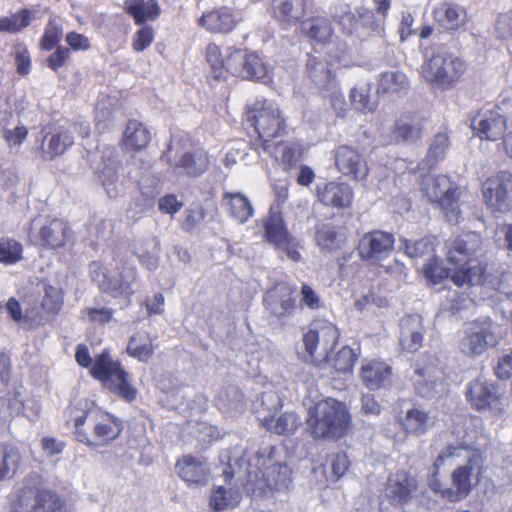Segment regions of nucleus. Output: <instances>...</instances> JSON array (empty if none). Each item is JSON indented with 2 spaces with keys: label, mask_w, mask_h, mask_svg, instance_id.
<instances>
[{
  "label": "nucleus",
  "mask_w": 512,
  "mask_h": 512,
  "mask_svg": "<svg viewBox=\"0 0 512 512\" xmlns=\"http://www.w3.org/2000/svg\"><path fill=\"white\" fill-rule=\"evenodd\" d=\"M245 117L246 121L255 128L259 138L262 139L260 144L262 150L272 154L269 140L280 136L286 127L285 119L278 104L263 98H257L247 105Z\"/></svg>",
  "instance_id": "nucleus-4"
},
{
  "label": "nucleus",
  "mask_w": 512,
  "mask_h": 512,
  "mask_svg": "<svg viewBox=\"0 0 512 512\" xmlns=\"http://www.w3.org/2000/svg\"><path fill=\"white\" fill-rule=\"evenodd\" d=\"M89 271L93 282L102 292L115 298L124 297L126 299L133 294L132 284L138 275L135 267H123L122 271L112 275L100 262L94 261L90 263Z\"/></svg>",
  "instance_id": "nucleus-9"
},
{
  "label": "nucleus",
  "mask_w": 512,
  "mask_h": 512,
  "mask_svg": "<svg viewBox=\"0 0 512 512\" xmlns=\"http://www.w3.org/2000/svg\"><path fill=\"white\" fill-rule=\"evenodd\" d=\"M393 245L394 237L392 234L375 230L366 233L359 240L357 251L363 261L377 263L390 254Z\"/></svg>",
  "instance_id": "nucleus-18"
},
{
  "label": "nucleus",
  "mask_w": 512,
  "mask_h": 512,
  "mask_svg": "<svg viewBox=\"0 0 512 512\" xmlns=\"http://www.w3.org/2000/svg\"><path fill=\"white\" fill-rule=\"evenodd\" d=\"M408 80L401 71H387L381 74L378 92L384 94H399L408 89Z\"/></svg>",
  "instance_id": "nucleus-45"
},
{
  "label": "nucleus",
  "mask_w": 512,
  "mask_h": 512,
  "mask_svg": "<svg viewBox=\"0 0 512 512\" xmlns=\"http://www.w3.org/2000/svg\"><path fill=\"white\" fill-rule=\"evenodd\" d=\"M295 292L294 286L286 282H280L269 289L263 303L270 317L280 324H286L298 308Z\"/></svg>",
  "instance_id": "nucleus-11"
},
{
  "label": "nucleus",
  "mask_w": 512,
  "mask_h": 512,
  "mask_svg": "<svg viewBox=\"0 0 512 512\" xmlns=\"http://www.w3.org/2000/svg\"><path fill=\"white\" fill-rule=\"evenodd\" d=\"M399 423L406 433L420 436L434 426V419L426 411L413 407L406 411Z\"/></svg>",
  "instance_id": "nucleus-33"
},
{
  "label": "nucleus",
  "mask_w": 512,
  "mask_h": 512,
  "mask_svg": "<svg viewBox=\"0 0 512 512\" xmlns=\"http://www.w3.org/2000/svg\"><path fill=\"white\" fill-rule=\"evenodd\" d=\"M149 130L140 122L131 120L124 131L123 143L127 149L141 150L150 142Z\"/></svg>",
  "instance_id": "nucleus-40"
},
{
  "label": "nucleus",
  "mask_w": 512,
  "mask_h": 512,
  "mask_svg": "<svg viewBox=\"0 0 512 512\" xmlns=\"http://www.w3.org/2000/svg\"><path fill=\"white\" fill-rule=\"evenodd\" d=\"M467 70V64L458 56L440 51L422 65V76L435 90L453 89Z\"/></svg>",
  "instance_id": "nucleus-5"
},
{
  "label": "nucleus",
  "mask_w": 512,
  "mask_h": 512,
  "mask_svg": "<svg viewBox=\"0 0 512 512\" xmlns=\"http://www.w3.org/2000/svg\"><path fill=\"white\" fill-rule=\"evenodd\" d=\"M215 402L217 407L225 413L241 412L245 407L243 393L234 385L222 389Z\"/></svg>",
  "instance_id": "nucleus-41"
},
{
  "label": "nucleus",
  "mask_w": 512,
  "mask_h": 512,
  "mask_svg": "<svg viewBox=\"0 0 512 512\" xmlns=\"http://www.w3.org/2000/svg\"><path fill=\"white\" fill-rule=\"evenodd\" d=\"M350 100L352 106L360 112H372L376 109V102L371 98V87L368 83H359L353 87Z\"/></svg>",
  "instance_id": "nucleus-50"
},
{
  "label": "nucleus",
  "mask_w": 512,
  "mask_h": 512,
  "mask_svg": "<svg viewBox=\"0 0 512 512\" xmlns=\"http://www.w3.org/2000/svg\"><path fill=\"white\" fill-rule=\"evenodd\" d=\"M227 72L243 79H269V68L260 56L240 49H235L228 55Z\"/></svg>",
  "instance_id": "nucleus-13"
},
{
  "label": "nucleus",
  "mask_w": 512,
  "mask_h": 512,
  "mask_svg": "<svg viewBox=\"0 0 512 512\" xmlns=\"http://www.w3.org/2000/svg\"><path fill=\"white\" fill-rule=\"evenodd\" d=\"M275 18L285 27L296 24L305 14L306 0H275Z\"/></svg>",
  "instance_id": "nucleus-30"
},
{
  "label": "nucleus",
  "mask_w": 512,
  "mask_h": 512,
  "mask_svg": "<svg viewBox=\"0 0 512 512\" xmlns=\"http://www.w3.org/2000/svg\"><path fill=\"white\" fill-rule=\"evenodd\" d=\"M63 305V292L61 288L45 285L42 307L48 313H58Z\"/></svg>",
  "instance_id": "nucleus-56"
},
{
  "label": "nucleus",
  "mask_w": 512,
  "mask_h": 512,
  "mask_svg": "<svg viewBox=\"0 0 512 512\" xmlns=\"http://www.w3.org/2000/svg\"><path fill=\"white\" fill-rule=\"evenodd\" d=\"M267 428L278 434L288 435L294 433L301 425V420L294 412H285L276 419H270L265 424Z\"/></svg>",
  "instance_id": "nucleus-49"
},
{
  "label": "nucleus",
  "mask_w": 512,
  "mask_h": 512,
  "mask_svg": "<svg viewBox=\"0 0 512 512\" xmlns=\"http://www.w3.org/2000/svg\"><path fill=\"white\" fill-rule=\"evenodd\" d=\"M426 119L419 114L400 116L394 125L393 135L397 142L415 143L423 134Z\"/></svg>",
  "instance_id": "nucleus-24"
},
{
  "label": "nucleus",
  "mask_w": 512,
  "mask_h": 512,
  "mask_svg": "<svg viewBox=\"0 0 512 512\" xmlns=\"http://www.w3.org/2000/svg\"><path fill=\"white\" fill-rule=\"evenodd\" d=\"M481 246L482 239L479 234L469 232L461 235L448 245V260L455 265L463 266L479 252Z\"/></svg>",
  "instance_id": "nucleus-22"
},
{
  "label": "nucleus",
  "mask_w": 512,
  "mask_h": 512,
  "mask_svg": "<svg viewBox=\"0 0 512 512\" xmlns=\"http://www.w3.org/2000/svg\"><path fill=\"white\" fill-rule=\"evenodd\" d=\"M334 159L337 170L353 180H364L369 173L366 159L351 146H338L334 150Z\"/></svg>",
  "instance_id": "nucleus-19"
},
{
  "label": "nucleus",
  "mask_w": 512,
  "mask_h": 512,
  "mask_svg": "<svg viewBox=\"0 0 512 512\" xmlns=\"http://www.w3.org/2000/svg\"><path fill=\"white\" fill-rule=\"evenodd\" d=\"M40 489L25 487L18 495L17 501L13 504L12 512H34Z\"/></svg>",
  "instance_id": "nucleus-54"
},
{
  "label": "nucleus",
  "mask_w": 512,
  "mask_h": 512,
  "mask_svg": "<svg viewBox=\"0 0 512 512\" xmlns=\"http://www.w3.org/2000/svg\"><path fill=\"white\" fill-rule=\"evenodd\" d=\"M466 400L478 412L495 411L501 413L500 395L494 383L478 378L467 385Z\"/></svg>",
  "instance_id": "nucleus-16"
},
{
  "label": "nucleus",
  "mask_w": 512,
  "mask_h": 512,
  "mask_svg": "<svg viewBox=\"0 0 512 512\" xmlns=\"http://www.w3.org/2000/svg\"><path fill=\"white\" fill-rule=\"evenodd\" d=\"M28 135L27 128L22 124L13 127H3V138L9 148H18L24 142Z\"/></svg>",
  "instance_id": "nucleus-60"
},
{
  "label": "nucleus",
  "mask_w": 512,
  "mask_h": 512,
  "mask_svg": "<svg viewBox=\"0 0 512 512\" xmlns=\"http://www.w3.org/2000/svg\"><path fill=\"white\" fill-rule=\"evenodd\" d=\"M23 259V245L9 237L0 238V263L14 265Z\"/></svg>",
  "instance_id": "nucleus-51"
},
{
  "label": "nucleus",
  "mask_w": 512,
  "mask_h": 512,
  "mask_svg": "<svg viewBox=\"0 0 512 512\" xmlns=\"http://www.w3.org/2000/svg\"><path fill=\"white\" fill-rule=\"evenodd\" d=\"M68 413V422L74 424L76 439L90 447L106 446L120 434L119 425L98 409L84 411L72 407Z\"/></svg>",
  "instance_id": "nucleus-2"
},
{
  "label": "nucleus",
  "mask_w": 512,
  "mask_h": 512,
  "mask_svg": "<svg viewBox=\"0 0 512 512\" xmlns=\"http://www.w3.org/2000/svg\"><path fill=\"white\" fill-rule=\"evenodd\" d=\"M433 15L437 25L446 31L458 29L466 21L465 10L450 2L439 4L434 9Z\"/></svg>",
  "instance_id": "nucleus-28"
},
{
  "label": "nucleus",
  "mask_w": 512,
  "mask_h": 512,
  "mask_svg": "<svg viewBox=\"0 0 512 512\" xmlns=\"http://www.w3.org/2000/svg\"><path fill=\"white\" fill-rule=\"evenodd\" d=\"M162 158L179 175L198 177L209 167V157L204 150L183 151L180 140L176 137H172Z\"/></svg>",
  "instance_id": "nucleus-8"
},
{
  "label": "nucleus",
  "mask_w": 512,
  "mask_h": 512,
  "mask_svg": "<svg viewBox=\"0 0 512 512\" xmlns=\"http://www.w3.org/2000/svg\"><path fill=\"white\" fill-rule=\"evenodd\" d=\"M471 128L481 139L496 141L504 135L506 118L499 109L480 110L471 120Z\"/></svg>",
  "instance_id": "nucleus-20"
},
{
  "label": "nucleus",
  "mask_w": 512,
  "mask_h": 512,
  "mask_svg": "<svg viewBox=\"0 0 512 512\" xmlns=\"http://www.w3.org/2000/svg\"><path fill=\"white\" fill-rule=\"evenodd\" d=\"M116 120V111L103 103L96 106L95 121L96 127L100 132H104Z\"/></svg>",
  "instance_id": "nucleus-63"
},
{
  "label": "nucleus",
  "mask_w": 512,
  "mask_h": 512,
  "mask_svg": "<svg viewBox=\"0 0 512 512\" xmlns=\"http://www.w3.org/2000/svg\"><path fill=\"white\" fill-rule=\"evenodd\" d=\"M98 178L110 198L119 196L122 192V185L118 179V167L116 162L110 161L98 168Z\"/></svg>",
  "instance_id": "nucleus-46"
},
{
  "label": "nucleus",
  "mask_w": 512,
  "mask_h": 512,
  "mask_svg": "<svg viewBox=\"0 0 512 512\" xmlns=\"http://www.w3.org/2000/svg\"><path fill=\"white\" fill-rule=\"evenodd\" d=\"M315 241L322 251L330 252L340 248L344 240L335 226L321 224L316 229Z\"/></svg>",
  "instance_id": "nucleus-47"
},
{
  "label": "nucleus",
  "mask_w": 512,
  "mask_h": 512,
  "mask_svg": "<svg viewBox=\"0 0 512 512\" xmlns=\"http://www.w3.org/2000/svg\"><path fill=\"white\" fill-rule=\"evenodd\" d=\"M154 39V31L150 26H143L135 32L132 38V49L135 52L146 50Z\"/></svg>",
  "instance_id": "nucleus-64"
},
{
  "label": "nucleus",
  "mask_w": 512,
  "mask_h": 512,
  "mask_svg": "<svg viewBox=\"0 0 512 512\" xmlns=\"http://www.w3.org/2000/svg\"><path fill=\"white\" fill-rule=\"evenodd\" d=\"M71 237L68 224L58 218H36L32 222L30 238L48 249L64 247Z\"/></svg>",
  "instance_id": "nucleus-12"
},
{
  "label": "nucleus",
  "mask_w": 512,
  "mask_h": 512,
  "mask_svg": "<svg viewBox=\"0 0 512 512\" xmlns=\"http://www.w3.org/2000/svg\"><path fill=\"white\" fill-rule=\"evenodd\" d=\"M306 421L314 439H338L346 433L350 415L343 403L327 398L309 408Z\"/></svg>",
  "instance_id": "nucleus-3"
},
{
  "label": "nucleus",
  "mask_w": 512,
  "mask_h": 512,
  "mask_svg": "<svg viewBox=\"0 0 512 512\" xmlns=\"http://www.w3.org/2000/svg\"><path fill=\"white\" fill-rule=\"evenodd\" d=\"M37 502L34 512H61V500L50 491L40 490Z\"/></svg>",
  "instance_id": "nucleus-59"
},
{
  "label": "nucleus",
  "mask_w": 512,
  "mask_h": 512,
  "mask_svg": "<svg viewBox=\"0 0 512 512\" xmlns=\"http://www.w3.org/2000/svg\"><path fill=\"white\" fill-rule=\"evenodd\" d=\"M435 238L425 237L420 240H404L405 253L411 258L429 255L434 251Z\"/></svg>",
  "instance_id": "nucleus-55"
},
{
  "label": "nucleus",
  "mask_w": 512,
  "mask_h": 512,
  "mask_svg": "<svg viewBox=\"0 0 512 512\" xmlns=\"http://www.w3.org/2000/svg\"><path fill=\"white\" fill-rule=\"evenodd\" d=\"M497 343L492 324L487 321H476L469 325L465 336L459 341V349L466 356H479L488 347Z\"/></svg>",
  "instance_id": "nucleus-15"
},
{
  "label": "nucleus",
  "mask_w": 512,
  "mask_h": 512,
  "mask_svg": "<svg viewBox=\"0 0 512 512\" xmlns=\"http://www.w3.org/2000/svg\"><path fill=\"white\" fill-rule=\"evenodd\" d=\"M91 375L125 401L131 402L136 398L137 390L130 384L129 374L122 369L118 361L112 360L106 350L96 357Z\"/></svg>",
  "instance_id": "nucleus-6"
},
{
  "label": "nucleus",
  "mask_w": 512,
  "mask_h": 512,
  "mask_svg": "<svg viewBox=\"0 0 512 512\" xmlns=\"http://www.w3.org/2000/svg\"><path fill=\"white\" fill-rule=\"evenodd\" d=\"M241 500V493L236 488L218 486L210 497V507L215 512H221L236 507Z\"/></svg>",
  "instance_id": "nucleus-42"
},
{
  "label": "nucleus",
  "mask_w": 512,
  "mask_h": 512,
  "mask_svg": "<svg viewBox=\"0 0 512 512\" xmlns=\"http://www.w3.org/2000/svg\"><path fill=\"white\" fill-rule=\"evenodd\" d=\"M482 467V457L463 444L447 445L429 470L428 486L442 499L456 503L471 492Z\"/></svg>",
  "instance_id": "nucleus-1"
},
{
  "label": "nucleus",
  "mask_w": 512,
  "mask_h": 512,
  "mask_svg": "<svg viewBox=\"0 0 512 512\" xmlns=\"http://www.w3.org/2000/svg\"><path fill=\"white\" fill-rule=\"evenodd\" d=\"M21 455L12 444H0V481L13 478L20 467Z\"/></svg>",
  "instance_id": "nucleus-38"
},
{
  "label": "nucleus",
  "mask_w": 512,
  "mask_h": 512,
  "mask_svg": "<svg viewBox=\"0 0 512 512\" xmlns=\"http://www.w3.org/2000/svg\"><path fill=\"white\" fill-rule=\"evenodd\" d=\"M421 189L430 202L438 204L445 211L448 221L459 222L458 187L447 175H425Z\"/></svg>",
  "instance_id": "nucleus-7"
},
{
  "label": "nucleus",
  "mask_w": 512,
  "mask_h": 512,
  "mask_svg": "<svg viewBox=\"0 0 512 512\" xmlns=\"http://www.w3.org/2000/svg\"><path fill=\"white\" fill-rule=\"evenodd\" d=\"M235 24V17L227 7L205 13L200 18V25L213 32H229Z\"/></svg>",
  "instance_id": "nucleus-35"
},
{
  "label": "nucleus",
  "mask_w": 512,
  "mask_h": 512,
  "mask_svg": "<svg viewBox=\"0 0 512 512\" xmlns=\"http://www.w3.org/2000/svg\"><path fill=\"white\" fill-rule=\"evenodd\" d=\"M123 8L138 25L154 21L161 11L156 0H125Z\"/></svg>",
  "instance_id": "nucleus-34"
},
{
  "label": "nucleus",
  "mask_w": 512,
  "mask_h": 512,
  "mask_svg": "<svg viewBox=\"0 0 512 512\" xmlns=\"http://www.w3.org/2000/svg\"><path fill=\"white\" fill-rule=\"evenodd\" d=\"M222 201L230 217L239 224H244L253 216L250 200L241 193H224Z\"/></svg>",
  "instance_id": "nucleus-32"
},
{
  "label": "nucleus",
  "mask_w": 512,
  "mask_h": 512,
  "mask_svg": "<svg viewBox=\"0 0 512 512\" xmlns=\"http://www.w3.org/2000/svg\"><path fill=\"white\" fill-rule=\"evenodd\" d=\"M132 253L139 263L149 271H154L159 266L161 245L157 237L136 240L132 245Z\"/></svg>",
  "instance_id": "nucleus-26"
},
{
  "label": "nucleus",
  "mask_w": 512,
  "mask_h": 512,
  "mask_svg": "<svg viewBox=\"0 0 512 512\" xmlns=\"http://www.w3.org/2000/svg\"><path fill=\"white\" fill-rule=\"evenodd\" d=\"M180 477L188 483L201 484L207 480V463L201 457L184 456L177 462Z\"/></svg>",
  "instance_id": "nucleus-31"
},
{
  "label": "nucleus",
  "mask_w": 512,
  "mask_h": 512,
  "mask_svg": "<svg viewBox=\"0 0 512 512\" xmlns=\"http://www.w3.org/2000/svg\"><path fill=\"white\" fill-rule=\"evenodd\" d=\"M301 29L311 40L320 44H328L333 36L332 24L324 17H314L304 21Z\"/></svg>",
  "instance_id": "nucleus-37"
},
{
  "label": "nucleus",
  "mask_w": 512,
  "mask_h": 512,
  "mask_svg": "<svg viewBox=\"0 0 512 512\" xmlns=\"http://www.w3.org/2000/svg\"><path fill=\"white\" fill-rule=\"evenodd\" d=\"M262 478L258 479L257 472L248 469L249 482L255 486L254 492L258 490L259 495H265L271 491H283L289 488L291 479V470L285 464L274 463L261 471Z\"/></svg>",
  "instance_id": "nucleus-17"
},
{
  "label": "nucleus",
  "mask_w": 512,
  "mask_h": 512,
  "mask_svg": "<svg viewBox=\"0 0 512 512\" xmlns=\"http://www.w3.org/2000/svg\"><path fill=\"white\" fill-rule=\"evenodd\" d=\"M358 354L349 346L342 347L334 356L329 353V358L324 364H328L338 372H350L357 360Z\"/></svg>",
  "instance_id": "nucleus-52"
},
{
  "label": "nucleus",
  "mask_w": 512,
  "mask_h": 512,
  "mask_svg": "<svg viewBox=\"0 0 512 512\" xmlns=\"http://www.w3.org/2000/svg\"><path fill=\"white\" fill-rule=\"evenodd\" d=\"M339 339V331L332 323L316 322L304 334L303 342L307 352L306 360L322 365L328 360L329 353Z\"/></svg>",
  "instance_id": "nucleus-10"
},
{
  "label": "nucleus",
  "mask_w": 512,
  "mask_h": 512,
  "mask_svg": "<svg viewBox=\"0 0 512 512\" xmlns=\"http://www.w3.org/2000/svg\"><path fill=\"white\" fill-rule=\"evenodd\" d=\"M486 288L507 296L512 295V272L494 267V271L488 275Z\"/></svg>",
  "instance_id": "nucleus-53"
},
{
  "label": "nucleus",
  "mask_w": 512,
  "mask_h": 512,
  "mask_svg": "<svg viewBox=\"0 0 512 512\" xmlns=\"http://www.w3.org/2000/svg\"><path fill=\"white\" fill-rule=\"evenodd\" d=\"M127 352L141 362H148L154 354L153 341L149 334L139 332L133 335L129 340Z\"/></svg>",
  "instance_id": "nucleus-44"
},
{
  "label": "nucleus",
  "mask_w": 512,
  "mask_h": 512,
  "mask_svg": "<svg viewBox=\"0 0 512 512\" xmlns=\"http://www.w3.org/2000/svg\"><path fill=\"white\" fill-rule=\"evenodd\" d=\"M306 70L308 77L320 87H327L334 77L327 62L316 56L308 57Z\"/></svg>",
  "instance_id": "nucleus-48"
},
{
  "label": "nucleus",
  "mask_w": 512,
  "mask_h": 512,
  "mask_svg": "<svg viewBox=\"0 0 512 512\" xmlns=\"http://www.w3.org/2000/svg\"><path fill=\"white\" fill-rule=\"evenodd\" d=\"M62 29L55 20H50L45 28L41 46L44 50H52L60 41Z\"/></svg>",
  "instance_id": "nucleus-61"
},
{
  "label": "nucleus",
  "mask_w": 512,
  "mask_h": 512,
  "mask_svg": "<svg viewBox=\"0 0 512 512\" xmlns=\"http://www.w3.org/2000/svg\"><path fill=\"white\" fill-rule=\"evenodd\" d=\"M74 138L67 129L48 133L42 141V152L45 157L52 159L62 155L72 144Z\"/></svg>",
  "instance_id": "nucleus-36"
},
{
  "label": "nucleus",
  "mask_w": 512,
  "mask_h": 512,
  "mask_svg": "<svg viewBox=\"0 0 512 512\" xmlns=\"http://www.w3.org/2000/svg\"><path fill=\"white\" fill-rule=\"evenodd\" d=\"M450 148V137L446 130H442L433 135L430 140L428 152L425 157V166L434 167L445 159Z\"/></svg>",
  "instance_id": "nucleus-39"
},
{
  "label": "nucleus",
  "mask_w": 512,
  "mask_h": 512,
  "mask_svg": "<svg viewBox=\"0 0 512 512\" xmlns=\"http://www.w3.org/2000/svg\"><path fill=\"white\" fill-rule=\"evenodd\" d=\"M361 380L370 390L387 388L391 384V369L384 362H368L362 366Z\"/></svg>",
  "instance_id": "nucleus-27"
},
{
  "label": "nucleus",
  "mask_w": 512,
  "mask_h": 512,
  "mask_svg": "<svg viewBox=\"0 0 512 512\" xmlns=\"http://www.w3.org/2000/svg\"><path fill=\"white\" fill-rule=\"evenodd\" d=\"M492 271H494L493 264L478 263L477 265H470L467 268L461 267L453 274L452 281L457 286L469 284L471 286L479 285L486 288L488 275L491 274Z\"/></svg>",
  "instance_id": "nucleus-29"
},
{
  "label": "nucleus",
  "mask_w": 512,
  "mask_h": 512,
  "mask_svg": "<svg viewBox=\"0 0 512 512\" xmlns=\"http://www.w3.org/2000/svg\"><path fill=\"white\" fill-rule=\"evenodd\" d=\"M418 489L417 479L408 472L400 471L387 479L384 497L392 505L407 504Z\"/></svg>",
  "instance_id": "nucleus-21"
},
{
  "label": "nucleus",
  "mask_w": 512,
  "mask_h": 512,
  "mask_svg": "<svg viewBox=\"0 0 512 512\" xmlns=\"http://www.w3.org/2000/svg\"><path fill=\"white\" fill-rule=\"evenodd\" d=\"M206 60L210 64L215 78H220L227 71V59L224 61L220 48L216 44H208L206 47Z\"/></svg>",
  "instance_id": "nucleus-58"
},
{
  "label": "nucleus",
  "mask_w": 512,
  "mask_h": 512,
  "mask_svg": "<svg viewBox=\"0 0 512 512\" xmlns=\"http://www.w3.org/2000/svg\"><path fill=\"white\" fill-rule=\"evenodd\" d=\"M423 274L433 283H438L449 275L448 269L442 266L441 261L436 258L429 260L422 268Z\"/></svg>",
  "instance_id": "nucleus-62"
},
{
  "label": "nucleus",
  "mask_w": 512,
  "mask_h": 512,
  "mask_svg": "<svg viewBox=\"0 0 512 512\" xmlns=\"http://www.w3.org/2000/svg\"><path fill=\"white\" fill-rule=\"evenodd\" d=\"M265 235L267 240L277 248L287 245L289 239L292 238L284 226L282 216L274 212L270 213L265 222Z\"/></svg>",
  "instance_id": "nucleus-43"
},
{
  "label": "nucleus",
  "mask_w": 512,
  "mask_h": 512,
  "mask_svg": "<svg viewBox=\"0 0 512 512\" xmlns=\"http://www.w3.org/2000/svg\"><path fill=\"white\" fill-rule=\"evenodd\" d=\"M349 460L346 454L336 453L328 457L325 471L330 473L334 481L339 480L347 471Z\"/></svg>",
  "instance_id": "nucleus-57"
},
{
  "label": "nucleus",
  "mask_w": 512,
  "mask_h": 512,
  "mask_svg": "<svg viewBox=\"0 0 512 512\" xmlns=\"http://www.w3.org/2000/svg\"><path fill=\"white\" fill-rule=\"evenodd\" d=\"M317 196L326 206L346 208L352 203L353 190L347 183L329 182L318 189Z\"/></svg>",
  "instance_id": "nucleus-25"
},
{
  "label": "nucleus",
  "mask_w": 512,
  "mask_h": 512,
  "mask_svg": "<svg viewBox=\"0 0 512 512\" xmlns=\"http://www.w3.org/2000/svg\"><path fill=\"white\" fill-rule=\"evenodd\" d=\"M399 343L403 350L416 352L422 346L425 329L418 314L406 315L399 324Z\"/></svg>",
  "instance_id": "nucleus-23"
},
{
  "label": "nucleus",
  "mask_w": 512,
  "mask_h": 512,
  "mask_svg": "<svg viewBox=\"0 0 512 512\" xmlns=\"http://www.w3.org/2000/svg\"><path fill=\"white\" fill-rule=\"evenodd\" d=\"M482 192L493 212L507 210L512 202V173L501 171L490 176L483 183Z\"/></svg>",
  "instance_id": "nucleus-14"
}]
</instances>
